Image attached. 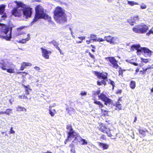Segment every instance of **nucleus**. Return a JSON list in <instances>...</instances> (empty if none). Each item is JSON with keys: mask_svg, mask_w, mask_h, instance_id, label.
Here are the masks:
<instances>
[{"mask_svg": "<svg viewBox=\"0 0 153 153\" xmlns=\"http://www.w3.org/2000/svg\"><path fill=\"white\" fill-rule=\"evenodd\" d=\"M14 2L16 4L17 7L13 10V15L15 16H20L23 15V16L26 19L31 16L32 13L31 8L25 7V4L21 2L16 1Z\"/></svg>", "mask_w": 153, "mask_h": 153, "instance_id": "1", "label": "nucleus"}, {"mask_svg": "<svg viewBox=\"0 0 153 153\" xmlns=\"http://www.w3.org/2000/svg\"><path fill=\"white\" fill-rule=\"evenodd\" d=\"M36 14L35 17L31 24L33 25L34 22L40 19H44L47 20L50 22L52 23L51 18L48 15L44 13V10L41 6L38 5L35 7Z\"/></svg>", "mask_w": 153, "mask_h": 153, "instance_id": "2", "label": "nucleus"}, {"mask_svg": "<svg viewBox=\"0 0 153 153\" xmlns=\"http://www.w3.org/2000/svg\"><path fill=\"white\" fill-rule=\"evenodd\" d=\"M54 19L59 24H62L67 21V19L63 9L56 7L54 11Z\"/></svg>", "mask_w": 153, "mask_h": 153, "instance_id": "3", "label": "nucleus"}, {"mask_svg": "<svg viewBox=\"0 0 153 153\" xmlns=\"http://www.w3.org/2000/svg\"><path fill=\"white\" fill-rule=\"evenodd\" d=\"M12 27L3 26L1 29L0 37L7 41H10L12 38Z\"/></svg>", "mask_w": 153, "mask_h": 153, "instance_id": "4", "label": "nucleus"}, {"mask_svg": "<svg viewBox=\"0 0 153 153\" xmlns=\"http://www.w3.org/2000/svg\"><path fill=\"white\" fill-rule=\"evenodd\" d=\"M148 27L145 24L139 25L134 27L132 30L136 33H143L146 32L148 30Z\"/></svg>", "mask_w": 153, "mask_h": 153, "instance_id": "5", "label": "nucleus"}, {"mask_svg": "<svg viewBox=\"0 0 153 153\" xmlns=\"http://www.w3.org/2000/svg\"><path fill=\"white\" fill-rule=\"evenodd\" d=\"M104 38L105 41L113 45L117 44L120 42L119 38L116 36H112L109 35L105 36Z\"/></svg>", "mask_w": 153, "mask_h": 153, "instance_id": "6", "label": "nucleus"}, {"mask_svg": "<svg viewBox=\"0 0 153 153\" xmlns=\"http://www.w3.org/2000/svg\"><path fill=\"white\" fill-rule=\"evenodd\" d=\"M13 64L8 59H5L0 60V68L3 70H5L8 67H12Z\"/></svg>", "mask_w": 153, "mask_h": 153, "instance_id": "7", "label": "nucleus"}, {"mask_svg": "<svg viewBox=\"0 0 153 153\" xmlns=\"http://www.w3.org/2000/svg\"><path fill=\"white\" fill-rule=\"evenodd\" d=\"M105 59L109 61L113 66V67L117 69L119 66L117 63V61L114 57H109L105 58Z\"/></svg>", "mask_w": 153, "mask_h": 153, "instance_id": "8", "label": "nucleus"}, {"mask_svg": "<svg viewBox=\"0 0 153 153\" xmlns=\"http://www.w3.org/2000/svg\"><path fill=\"white\" fill-rule=\"evenodd\" d=\"M98 97L100 99L105 102V105L109 104L111 102V100L108 98L103 93H102L100 95H99Z\"/></svg>", "mask_w": 153, "mask_h": 153, "instance_id": "9", "label": "nucleus"}, {"mask_svg": "<svg viewBox=\"0 0 153 153\" xmlns=\"http://www.w3.org/2000/svg\"><path fill=\"white\" fill-rule=\"evenodd\" d=\"M66 128L69 131L68 132V135L69 136V137H75L76 136V133L73 130L71 125L69 124L67 125L66 127Z\"/></svg>", "mask_w": 153, "mask_h": 153, "instance_id": "10", "label": "nucleus"}, {"mask_svg": "<svg viewBox=\"0 0 153 153\" xmlns=\"http://www.w3.org/2000/svg\"><path fill=\"white\" fill-rule=\"evenodd\" d=\"M140 51V53H143L144 56L146 57L150 56L152 54V51L146 48H142Z\"/></svg>", "mask_w": 153, "mask_h": 153, "instance_id": "11", "label": "nucleus"}, {"mask_svg": "<svg viewBox=\"0 0 153 153\" xmlns=\"http://www.w3.org/2000/svg\"><path fill=\"white\" fill-rule=\"evenodd\" d=\"M41 49L42 51V56L46 59H49V55L51 54V52L42 48H41Z\"/></svg>", "mask_w": 153, "mask_h": 153, "instance_id": "12", "label": "nucleus"}, {"mask_svg": "<svg viewBox=\"0 0 153 153\" xmlns=\"http://www.w3.org/2000/svg\"><path fill=\"white\" fill-rule=\"evenodd\" d=\"M95 74L99 79H106V80L108 79L107 77L108 74L106 73H100L98 72H95Z\"/></svg>", "mask_w": 153, "mask_h": 153, "instance_id": "13", "label": "nucleus"}, {"mask_svg": "<svg viewBox=\"0 0 153 153\" xmlns=\"http://www.w3.org/2000/svg\"><path fill=\"white\" fill-rule=\"evenodd\" d=\"M140 45H133L131 48V50L132 51H134L135 49L137 50V53L138 55L140 54V51L141 48H140Z\"/></svg>", "mask_w": 153, "mask_h": 153, "instance_id": "14", "label": "nucleus"}, {"mask_svg": "<svg viewBox=\"0 0 153 153\" xmlns=\"http://www.w3.org/2000/svg\"><path fill=\"white\" fill-rule=\"evenodd\" d=\"M98 143L100 148H102L103 150L107 149L109 147V145L106 143L100 142H98Z\"/></svg>", "mask_w": 153, "mask_h": 153, "instance_id": "15", "label": "nucleus"}, {"mask_svg": "<svg viewBox=\"0 0 153 153\" xmlns=\"http://www.w3.org/2000/svg\"><path fill=\"white\" fill-rule=\"evenodd\" d=\"M32 65V64L30 62H23L21 64V66L20 69V70L22 71L25 68L26 66H30Z\"/></svg>", "mask_w": 153, "mask_h": 153, "instance_id": "16", "label": "nucleus"}, {"mask_svg": "<svg viewBox=\"0 0 153 153\" xmlns=\"http://www.w3.org/2000/svg\"><path fill=\"white\" fill-rule=\"evenodd\" d=\"M15 66L13 64V66L12 67H8L6 68V70L7 71V72L8 73L12 74L14 73L15 72Z\"/></svg>", "mask_w": 153, "mask_h": 153, "instance_id": "17", "label": "nucleus"}, {"mask_svg": "<svg viewBox=\"0 0 153 153\" xmlns=\"http://www.w3.org/2000/svg\"><path fill=\"white\" fill-rule=\"evenodd\" d=\"M108 129V128H107L105 126L102 125H100L99 127V130L101 132L104 133H107Z\"/></svg>", "mask_w": 153, "mask_h": 153, "instance_id": "18", "label": "nucleus"}, {"mask_svg": "<svg viewBox=\"0 0 153 153\" xmlns=\"http://www.w3.org/2000/svg\"><path fill=\"white\" fill-rule=\"evenodd\" d=\"M115 129L111 130L109 129H108V131L107 134L109 137H111L112 136H114L116 134L114 133Z\"/></svg>", "mask_w": 153, "mask_h": 153, "instance_id": "19", "label": "nucleus"}, {"mask_svg": "<svg viewBox=\"0 0 153 153\" xmlns=\"http://www.w3.org/2000/svg\"><path fill=\"white\" fill-rule=\"evenodd\" d=\"M79 142L82 145H86L88 144V142L85 140L82 139L80 137H79Z\"/></svg>", "mask_w": 153, "mask_h": 153, "instance_id": "20", "label": "nucleus"}, {"mask_svg": "<svg viewBox=\"0 0 153 153\" xmlns=\"http://www.w3.org/2000/svg\"><path fill=\"white\" fill-rule=\"evenodd\" d=\"M49 114L51 116L53 117L55 115V113L56 111L55 109H51V107L50 106L49 107Z\"/></svg>", "mask_w": 153, "mask_h": 153, "instance_id": "21", "label": "nucleus"}, {"mask_svg": "<svg viewBox=\"0 0 153 153\" xmlns=\"http://www.w3.org/2000/svg\"><path fill=\"white\" fill-rule=\"evenodd\" d=\"M16 111H26V109L25 108L22 107L20 106H18L16 107Z\"/></svg>", "mask_w": 153, "mask_h": 153, "instance_id": "22", "label": "nucleus"}, {"mask_svg": "<svg viewBox=\"0 0 153 153\" xmlns=\"http://www.w3.org/2000/svg\"><path fill=\"white\" fill-rule=\"evenodd\" d=\"M139 133L141 134L143 137H144L146 135V131L141 129H138Z\"/></svg>", "mask_w": 153, "mask_h": 153, "instance_id": "23", "label": "nucleus"}, {"mask_svg": "<svg viewBox=\"0 0 153 153\" xmlns=\"http://www.w3.org/2000/svg\"><path fill=\"white\" fill-rule=\"evenodd\" d=\"M106 81H107L106 79H103L101 81H98L97 82V85H100L103 84L105 85L106 84Z\"/></svg>", "mask_w": 153, "mask_h": 153, "instance_id": "24", "label": "nucleus"}, {"mask_svg": "<svg viewBox=\"0 0 153 153\" xmlns=\"http://www.w3.org/2000/svg\"><path fill=\"white\" fill-rule=\"evenodd\" d=\"M96 37V35L94 34H90V37H88L87 38V39H91L93 40V42H96V39L97 38Z\"/></svg>", "mask_w": 153, "mask_h": 153, "instance_id": "25", "label": "nucleus"}, {"mask_svg": "<svg viewBox=\"0 0 153 153\" xmlns=\"http://www.w3.org/2000/svg\"><path fill=\"white\" fill-rule=\"evenodd\" d=\"M29 86H26L25 85L24 86V87L25 88V94L27 95H28L29 94V92L31 91V90L29 87Z\"/></svg>", "mask_w": 153, "mask_h": 153, "instance_id": "26", "label": "nucleus"}, {"mask_svg": "<svg viewBox=\"0 0 153 153\" xmlns=\"http://www.w3.org/2000/svg\"><path fill=\"white\" fill-rule=\"evenodd\" d=\"M5 6L3 4L0 5V15L2 14L4 11Z\"/></svg>", "mask_w": 153, "mask_h": 153, "instance_id": "27", "label": "nucleus"}, {"mask_svg": "<svg viewBox=\"0 0 153 153\" xmlns=\"http://www.w3.org/2000/svg\"><path fill=\"white\" fill-rule=\"evenodd\" d=\"M85 36H79L77 37V38L81 40V41H76V43H81L82 42V40H85Z\"/></svg>", "mask_w": 153, "mask_h": 153, "instance_id": "28", "label": "nucleus"}, {"mask_svg": "<svg viewBox=\"0 0 153 153\" xmlns=\"http://www.w3.org/2000/svg\"><path fill=\"white\" fill-rule=\"evenodd\" d=\"M29 34H28L27 35V38L26 39H23L22 40V42H23V43H25L26 42L28 41L29 40H30V37L29 36Z\"/></svg>", "mask_w": 153, "mask_h": 153, "instance_id": "29", "label": "nucleus"}, {"mask_svg": "<svg viewBox=\"0 0 153 153\" xmlns=\"http://www.w3.org/2000/svg\"><path fill=\"white\" fill-rule=\"evenodd\" d=\"M130 87L132 89H134L135 87V82L133 81H131L130 84Z\"/></svg>", "mask_w": 153, "mask_h": 153, "instance_id": "30", "label": "nucleus"}, {"mask_svg": "<svg viewBox=\"0 0 153 153\" xmlns=\"http://www.w3.org/2000/svg\"><path fill=\"white\" fill-rule=\"evenodd\" d=\"M107 81L109 83H110V84L112 85V86H113V88H114L115 85V83L114 82L112 81L110 79H107Z\"/></svg>", "mask_w": 153, "mask_h": 153, "instance_id": "31", "label": "nucleus"}, {"mask_svg": "<svg viewBox=\"0 0 153 153\" xmlns=\"http://www.w3.org/2000/svg\"><path fill=\"white\" fill-rule=\"evenodd\" d=\"M128 3L131 6H133L134 5H138V4L136 2L134 1H128Z\"/></svg>", "mask_w": 153, "mask_h": 153, "instance_id": "32", "label": "nucleus"}, {"mask_svg": "<svg viewBox=\"0 0 153 153\" xmlns=\"http://www.w3.org/2000/svg\"><path fill=\"white\" fill-rule=\"evenodd\" d=\"M94 103L97 105H99L100 107L102 108L103 107V105L99 101H96L94 102Z\"/></svg>", "mask_w": 153, "mask_h": 153, "instance_id": "33", "label": "nucleus"}, {"mask_svg": "<svg viewBox=\"0 0 153 153\" xmlns=\"http://www.w3.org/2000/svg\"><path fill=\"white\" fill-rule=\"evenodd\" d=\"M75 138L74 139V140H75V142L74 143H75V144H76V146L78 144V143L77 142H79V137H75Z\"/></svg>", "mask_w": 153, "mask_h": 153, "instance_id": "34", "label": "nucleus"}, {"mask_svg": "<svg viewBox=\"0 0 153 153\" xmlns=\"http://www.w3.org/2000/svg\"><path fill=\"white\" fill-rule=\"evenodd\" d=\"M96 42H102L105 41V39H103L101 38H97L96 39Z\"/></svg>", "mask_w": 153, "mask_h": 153, "instance_id": "35", "label": "nucleus"}, {"mask_svg": "<svg viewBox=\"0 0 153 153\" xmlns=\"http://www.w3.org/2000/svg\"><path fill=\"white\" fill-rule=\"evenodd\" d=\"M151 33L153 34V27L149 31L146 33L147 36H149Z\"/></svg>", "mask_w": 153, "mask_h": 153, "instance_id": "36", "label": "nucleus"}, {"mask_svg": "<svg viewBox=\"0 0 153 153\" xmlns=\"http://www.w3.org/2000/svg\"><path fill=\"white\" fill-rule=\"evenodd\" d=\"M74 137H69V136L68 135L67 138L65 140V144H66V143H67V142L68 140H71L72 138H74Z\"/></svg>", "mask_w": 153, "mask_h": 153, "instance_id": "37", "label": "nucleus"}, {"mask_svg": "<svg viewBox=\"0 0 153 153\" xmlns=\"http://www.w3.org/2000/svg\"><path fill=\"white\" fill-rule=\"evenodd\" d=\"M12 109H6V111H5V114H7V115H9L10 113V111H12Z\"/></svg>", "mask_w": 153, "mask_h": 153, "instance_id": "38", "label": "nucleus"}, {"mask_svg": "<svg viewBox=\"0 0 153 153\" xmlns=\"http://www.w3.org/2000/svg\"><path fill=\"white\" fill-rule=\"evenodd\" d=\"M75 140H73L71 144H70L69 145V147L71 148H74V147H75V146H76V144H75V143H74L75 142Z\"/></svg>", "mask_w": 153, "mask_h": 153, "instance_id": "39", "label": "nucleus"}, {"mask_svg": "<svg viewBox=\"0 0 153 153\" xmlns=\"http://www.w3.org/2000/svg\"><path fill=\"white\" fill-rule=\"evenodd\" d=\"M50 44H52L55 46H57V43L54 40H53L50 43Z\"/></svg>", "mask_w": 153, "mask_h": 153, "instance_id": "40", "label": "nucleus"}, {"mask_svg": "<svg viewBox=\"0 0 153 153\" xmlns=\"http://www.w3.org/2000/svg\"><path fill=\"white\" fill-rule=\"evenodd\" d=\"M140 7L142 9H145L146 7V6L143 3L141 4Z\"/></svg>", "mask_w": 153, "mask_h": 153, "instance_id": "41", "label": "nucleus"}, {"mask_svg": "<svg viewBox=\"0 0 153 153\" xmlns=\"http://www.w3.org/2000/svg\"><path fill=\"white\" fill-rule=\"evenodd\" d=\"M141 60H142V61L146 63H147L148 62V59H144L141 58Z\"/></svg>", "mask_w": 153, "mask_h": 153, "instance_id": "42", "label": "nucleus"}, {"mask_svg": "<svg viewBox=\"0 0 153 153\" xmlns=\"http://www.w3.org/2000/svg\"><path fill=\"white\" fill-rule=\"evenodd\" d=\"M116 108H117L119 109H121V105L120 104H117L116 105Z\"/></svg>", "mask_w": 153, "mask_h": 153, "instance_id": "43", "label": "nucleus"}, {"mask_svg": "<svg viewBox=\"0 0 153 153\" xmlns=\"http://www.w3.org/2000/svg\"><path fill=\"white\" fill-rule=\"evenodd\" d=\"M13 127H11L10 129V134H14L15 133V132L14 131H13Z\"/></svg>", "mask_w": 153, "mask_h": 153, "instance_id": "44", "label": "nucleus"}, {"mask_svg": "<svg viewBox=\"0 0 153 153\" xmlns=\"http://www.w3.org/2000/svg\"><path fill=\"white\" fill-rule=\"evenodd\" d=\"M80 94L82 96H85L87 94V93L85 91H82L81 92Z\"/></svg>", "mask_w": 153, "mask_h": 153, "instance_id": "45", "label": "nucleus"}, {"mask_svg": "<svg viewBox=\"0 0 153 153\" xmlns=\"http://www.w3.org/2000/svg\"><path fill=\"white\" fill-rule=\"evenodd\" d=\"M74 26L73 25H71L69 27V29L70 31L72 30V29L74 28Z\"/></svg>", "mask_w": 153, "mask_h": 153, "instance_id": "46", "label": "nucleus"}, {"mask_svg": "<svg viewBox=\"0 0 153 153\" xmlns=\"http://www.w3.org/2000/svg\"><path fill=\"white\" fill-rule=\"evenodd\" d=\"M102 112H104V114L105 115H106L108 114V111L106 110H104L103 109H101Z\"/></svg>", "mask_w": 153, "mask_h": 153, "instance_id": "47", "label": "nucleus"}, {"mask_svg": "<svg viewBox=\"0 0 153 153\" xmlns=\"http://www.w3.org/2000/svg\"><path fill=\"white\" fill-rule=\"evenodd\" d=\"M34 68L36 70L38 71L39 72V70H40V68L37 66L35 67Z\"/></svg>", "mask_w": 153, "mask_h": 153, "instance_id": "48", "label": "nucleus"}, {"mask_svg": "<svg viewBox=\"0 0 153 153\" xmlns=\"http://www.w3.org/2000/svg\"><path fill=\"white\" fill-rule=\"evenodd\" d=\"M136 20V19H134V20H132V22H130L129 21H128V22L130 23V24L131 25H133V23H134L135 21Z\"/></svg>", "mask_w": 153, "mask_h": 153, "instance_id": "49", "label": "nucleus"}, {"mask_svg": "<svg viewBox=\"0 0 153 153\" xmlns=\"http://www.w3.org/2000/svg\"><path fill=\"white\" fill-rule=\"evenodd\" d=\"M24 73L25 74V75H26V74H27L26 73H25V72H17V74H21V73Z\"/></svg>", "mask_w": 153, "mask_h": 153, "instance_id": "50", "label": "nucleus"}, {"mask_svg": "<svg viewBox=\"0 0 153 153\" xmlns=\"http://www.w3.org/2000/svg\"><path fill=\"white\" fill-rule=\"evenodd\" d=\"M100 93V91L98 90L95 92V94H96L97 95H99Z\"/></svg>", "mask_w": 153, "mask_h": 153, "instance_id": "51", "label": "nucleus"}, {"mask_svg": "<svg viewBox=\"0 0 153 153\" xmlns=\"http://www.w3.org/2000/svg\"><path fill=\"white\" fill-rule=\"evenodd\" d=\"M71 153H75V150L74 149H71Z\"/></svg>", "mask_w": 153, "mask_h": 153, "instance_id": "52", "label": "nucleus"}, {"mask_svg": "<svg viewBox=\"0 0 153 153\" xmlns=\"http://www.w3.org/2000/svg\"><path fill=\"white\" fill-rule=\"evenodd\" d=\"M23 99H28V98H27V97L25 96V94L23 95Z\"/></svg>", "mask_w": 153, "mask_h": 153, "instance_id": "53", "label": "nucleus"}, {"mask_svg": "<svg viewBox=\"0 0 153 153\" xmlns=\"http://www.w3.org/2000/svg\"><path fill=\"white\" fill-rule=\"evenodd\" d=\"M5 114V111H1L0 112V115L3 114Z\"/></svg>", "mask_w": 153, "mask_h": 153, "instance_id": "54", "label": "nucleus"}, {"mask_svg": "<svg viewBox=\"0 0 153 153\" xmlns=\"http://www.w3.org/2000/svg\"><path fill=\"white\" fill-rule=\"evenodd\" d=\"M132 18L136 19H137L138 18V16H134V17L131 18V19H132Z\"/></svg>", "mask_w": 153, "mask_h": 153, "instance_id": "55", "label": "nucleus"}, {"mask_svg": "<svg viewBox=\"0 0 153 153\" xmlns=\"http://www.w3.org/2000/svg\"><path fill=\"white\" fill-rule=\"evenodd\" d=\"M149 68H143V71L144 72L146 71L147 70L149 69Z\"/></svg>", "mask_w": 153, "mask_h": 153, "instance_id": "56", "label": "nucleus"}, {"mask_svg": "<svg viewBox=\"0 0 153 153\" xmlns=\"http://www.w3.org/2000/svg\"><path fill=\"white\" fill-rule=\"evenodd\" d=\"M23 27V26H21V27H19V28H18V29L19 30V29H22L24 27Z\"/></svg>", "mask_w": 153, "mask_h": 153, "instance_id": "57", "label": "nucleus"}, {"mask_svg": "<svg viewBox=\"0 0 153 153\" xmlns=\"http://www.w3.org/2000/svg\"><path fill=\"white\" fill-rule=\"evenodd\" d=\"M23 96L22 95V96L19 95L18 96V98L20 99H23Z\"/></svg>", "mask_w": 153, "mask_h": 153, "instance_id": "58", "label": "nucleus"}, {"mask_svg": "<svg viewBox=\"0 0 153 153\" xmlns=\"http://www.w3.org/2000/svg\"><path fill=\"white\" fill-rule=\"evenodd\" d=\"M105 136L104 135H103L101 137V138H102L103 139H105Z\"/></svg>", "mask_w": 153, "mask_h": 153, "instance_id": "59", "label": "nucleus"}, {"mask_svg": "<svg viewBox=\"0 0 153 153\" xmlns=\"http://www.w3.org/2000/svg\"><path fill=\"white\" fill-rule=\"evenodd\" d=\"M90 57L92 59H95V57H94V56L92 54L90 56Z\"/></svg>", "mask_w": 153, "mask_h": 153, "instance_id": "60", "label": "nucleus"}, {"mask_svg": "<svg viewBox=\"0 0 153 153\" xmlns=\"http://www.w3.org/2000/svg\"><path fill=\"white\" fill-rule=\"evenodd\" d=\"M86 42L87 44H89L90 43V41L89 40H86Z\"/></svg>", "mask_w": 153, "mask_h": 153, "instance_id": "61", "label": "nucleus"}, {"mask_svg": "<svg viewBox=\"0 0 153 153\" xmlns=\"http://www.w3.org/2000/svg\"><path fill=\"white\" fill-rule=\"evenodd\" d=\"M91 46L94 49H96V47L95 46L93 45H91Z\"/></svg>", "mask_w": 153, "mask_h": 153, "instance_id": "62", "label": "nucleus"}, {"mask_svg": "<svg viewBox=\"0 0 153 153\" xmlns=\"http://www.w3.org/2000/svg\"><path fill=\"white\" fill-rule=\"evenodd\" d=\"M56 48L58 49L59 51L60 52L61 51V49H60V48H59V47L58 46H57L56 47Z\"/></svg>", "mask_w": 153, "mask_h": 153, "instance_id": "63", "label": "nucleus"}, {"mask_svg": "<svg viewBox=\"0 0 153 153\" xmlns=\"http://www.w3.org/2000/svg\"><path fill=\"white\" fill-rule=\"evenodd\" d=\"M6 17V15L5 14H3L1 16L2 18H4Z\"/></svg>", "mask_w": 153, "mask_h": 153, "instance_id": "64", "label": "nucleus"}]
</instances>
